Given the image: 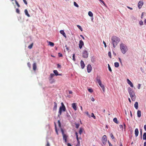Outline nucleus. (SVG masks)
I'll return each instance as SVG.
<instances>
[{
  "instance_id": "obj_28",
  "label": "nucleus",
  "mask_w": 146,
  "mask_h": 146,
  "mask_svg": "<svg viewBox=\"0 0 146 146\" xmlns=\"http://www.w3.org/2000/svg\"><path fill=\"white\" fill-rule=\"evenodd\" d=\"M88 15L91 17H92L93 16V14L90 11L88 12Z\"/></svg>"
},
{
  "instance_id": "obj_11",
  "label": "nucleus",
  "mask_w": 146,
  "mask_h": 146,
  "mask_svg": "<svg viewBox=\"0 0 146 146\" xmlns=\"http://www.w3.org/2000/svg\"><path fill=\"white\" fill-rule=\"evenodd\" d=\"M92 70V67L90 64H89L87 66V70L88 73L90 72Z\"/></svg>"
},
{
  "instance_id": "obj_19",
  "label": "nucleus",
  "mask_w": 146,
  "mask_h": 146,
  "mask_svg": "<svg viewBox=\"0 0 146 146\" xmlns=\"http://www.w3.org/2000/svg\"><path fill=\"white\" fill-rule=\"evenodd\" d=\"M135 136L137 137L138 136L139 134V131L137 128H136L135 131Z\"/></svg>"
},
{
  "instance_id": "obj_26",
  "label": "nucleus",
  "mask_w": 146,
  "mask_h": 146,
  "mask_svg": "<svg viewBox=\"0 0 146 146\" xmlns=\"http://www.w3.org/2000/svg\"><path fill=\"white\" fill-rule=\"evenodd\" d=\"M143 139L146 141V132L144 133L143 135Z\"/></svg>"
},
{
  "instance_id": "obj_32",
  "label": "nucleus",
  "mask_w": 146,
  "mask_h": 146,
  "mask_svg": "<svg viewBox=\"0 0 146 146\" xmlns=\"http://www.w3.org/2000/svg\"><path fill=\"white\" fill-rule=\"evenodd\" d=\"M49 44L50 45L53 46H54V44L53 43L51 42H49Z\"/></svg>"
},
{
  "instance_id": "obj_42",
  "label": "nucleus",
  "mask_w": 146,
  "mask_h": 146,
  "mask_svg": "<svg viewBox=\"0 0 146 146\" xmlns=\"http://www.w3.org/2000/svg\"><path fill=\"white\" fill-rule=\"evenodd\" d=\"M58 126H59V127H61V123H60V121L59 120H58Z\"/></svg>"
},
{
  "instance_id": "obj_44",
  "label": "nucleus",
  "mask_w": 146,
  "mask_h": 146,
  "mask_svg": "<svg viewBox=\"0 0 146 146\" xmlns=\"http://www.w3.org/2000/svg\"><path fill=\"white\" fill-rule=\"evenodd\" d=\"M27 65H28V66L29 68H31V64H30V63L29 62H28V63H27Z\"/></svg>"
},
{
  "instance_id": "obj_27",
  "label": "nucleus",
  "mask_w": 146,
  "mask_h": 146,
  "mask_svg": "<svg viewBox=\"0 0 146 146\" xmlns=\"http://www.w3.org/2000/svg\"><path fill=\"white\" fill-rule=\"evenodd\" d=\"M113 121L114 122L116 123L117 124L118 123V121H117V119L116 117H115L113 118Z\"/></svg>"
},
{
  "instance_id": "obj_43",
  "label": "nucleus",
  "mask_w": 146,
  "mask_h": 146,
  "mask_svg": "<svg viewBox=\"0 0 146 146\" xmlns=\"http://www.w3.org/2000/svg\"><path fill=\"white\" fill-rule=\"evenodd\" d=\"M23 1L25 5H27V3L26 0H23Z\"/></svg>"
},
{
  "instance_id": "obj_30",
  "label": "nucleus",
  "mask_w": 146,
  "mask_h": 146,
  "mask_svg": "<svg viewBox=\"0 0 146 146\" xmlns=\"http://www.w3.org/2000/svg\"><path fill=\"white\" fill-rule=\"evenodd\" d=\"M33 45V43H32L30 45L28 46V48H29L30 49H31L32 48Z\"/></svg>"
},
{
  "instance_id": "obj_50",
  "label": "nucleus",
  "mask_w": 146,
  "mask_h": 146,
  "mask_svg": "<svg viewBox=\"0 0 146 146\" xmlns=\"http://www.w3.org/2000/svg\"><path fill=\"white\" fill-rule=\"evenodd\" d=\"M141 87V84H139L138 85V89H140Z\"/></svg>"
},
{
  "instance_id": "obj_29",
  "label": "nucleus",
  "mask_w": 146,
  "mask_h": 146,
  "mask_svg": "<svg viewBox=\"0 0 146 146\" xmlns=\"http://www.w3.org/2000/svg\"><path fill=\"white\" fill-rule=\"evenodd\" d=\"M54 75H55L54 74H53L51 73L50 74V80L52 79L54 77Z\"/></svg>"
},
{
  "instance_id": "obj_52",
  "label": "nucleus",
  "mask_w": 146,
  "mask_h": 146,
  "mask_svg": "<svg viewBox=\"0 0 146 146\" xmlns=\"http://www.w3.org/2000/svg\"><path fill=\"white\" fill-rule=\"evenodd\" d=\"M127 8H128L129 9H130L131 10H132L133 9V8H132L128 6H127Z\"/></svg>"
},
{
  "instance_id": "obj_23",
  "label": "nucleus",
  "mask_w": 146,
  "mask_h": 146,
  "mask_svg": "<svg viewBox=\"0 0 146 146\" xmlns=\"http://www.w3.org/2000/svg\"><path fill=\"white\" fill-rule=\"evenodd\" d=\"M134 107L136 109H137L138 108V104L137 102H136L134 104Z\"/></svg>"
},
{
  "instance_id": "obj_33",
  "label": "nucleus",
  "mask_w": 146,
  "mask_h": 146,
  "mask_svg": "<svg viewBox=\"0 0 146 146\" xmlns=\"http://www.w3.org/2000/svg\"><path fill=\"white\" fill-rule=\"evenodd\" d=\"M77 26L81 30V31H82V29L80 25H77Z\"/></svg>"
},
{
  "instance_id": "obj_60",
  "label": "nucleus",
  "mask_w": 146,
  "mask_h": 146,
  "mask_svg": "<svg viewBox=\"0 0 146 146\" xmlns=\"http://www.w3.org/2000/svg\"><path fill=\"white\" fill-rule=\"evenodd\" d=\"M119 61L122 64V62H121V59L120 58H119Z\"/></svg>"
},
{
  "instance_id": "obj_46",
  "label": "nucleus",
  "mask_w": 146,
  "mask_h": 146,
  "mask_svg": "<svg viewBox=\"0 0 146 146\" xmlns=\"http://www.w3.org/2000/svg\"><path fill=\"white\" fill-rule=\"evenodd\" d=\"M59 57H62V54L60 53H59L58 54Z\"/></svg>"
},
{
  "instance_id": "obj_57",
  "label": "nucleus",
  "mask_w": 146,
  "mask_h": 146,
  "mask_svg": "<svg viewBox=\"0 0 146 146\" xmlns=\"http://www.w3.org/2000/svg\"><path fill=\"white\" fill-rule=\"evenodd\" d=\"M91 100L92 101L94 102V101L95 100L94 98L93 97H92L91 98Z\"/></svg>"
},
{
  "instance_id": "obj_51",
  "label": "nucleus",
  "mask_w": 146,
  "mask_h": 146,
  "mask_svg": "<svg viewBox=\"0 0 146 146\" xmlns=\"http://www.w3.org/2000/svg\"><path fill=\"white\" fill-rule=\"evenodd\" d=\"M111 137L112 139H114V137L113 135L112 134H111Z\"/></svg>"
},
{
  "instance_id": "obj_58",
  "label": "nucleus",
  "mask_w": 146,
  "mask_h": 146,
  "mask_svg": "<svg viewBox=\"0 0 146 146\" xmlns=\"http://www.w3.org/2000/svg\"><path fill=\"white\" fill-rule=\"evenodd\" d=\"M69 94H72V92L71 91H69Z\"/></svg>"
},
{
  "instance_id": "obj_63",
  "label": "nucleus",
  "mask_w": 146,
  "mask_h": 146,
  "mask_svg": "<svg viewBox=\"0 0 146 146\" xmlns=\"http://www.w3.org/2000/svg\"><path fill=\"white\" fill-rule=\"evenodd\" d=\"M130 115L131 117H132V115L131 113V111H130Z\"/></svg>"
},
{
  "instance_id": "obj_53",
  "label": "nucleus",
  "mask_w": 146,
  "mask_h": 146,
  "mask_svg": "<svg viewBox=\"0 0 146 146\" xmlns=\"http://www.w3.org/2000/svg\"><path fill=\"white\" fill-rule=\"evenodd\" d=\"M80 36L84 40L85 39L84 37L82 35H80Z\"/></svg>"
},
{
  "instance_id": "obj_48",
  "label": "nucleus",
  "mask_w": 146,
  "mask_h": 146,
  "mask_svg": "<svg viewBox=\"0 0 146 146\" xmlns=\"http://www.w3.org/2000/svg\"><path fill=\"white\" fill-rule=\"evenodd\" d=\"M103 43L105 47H106L107 46L106 42L104 41H103Z\"/></svg>"
},
{
  "instance_id": "obj_36",
  "label": "nucleus",
  "mask_w": 146,
  "mask_h": 146,
  "mask_svg": "<svg viewBox=\"0 0 146 146\" xmlns=\"http://www.w3.org/2000/svg\"><path fill=\"white\" fill-rule=\"evenodd\" d=\"M88 91L90 92H93V90L92 88H88Z\"/></svg>"
},
{
  "instance_id": "obj_17",
  "label": "nucleus",
  "mask_w": 146,
  "mask_h": 146,
  "mask_svg": "<svg viewBox=\"0 0 146 146\" xmlns=\"http://www.w3.org/2000/svg\"><path fill=\"white\" fill-rule=\"evenodd\" d=\"M60 33L61 34H62L65 38H66V34L63 30H60Z\"/></svg>"
},
{
  "instance_id": "obj_56",
  "label": "nucleus",
  "mask_w": 146,
  "mask_h": 146,
  "mask_svg": "<svg viewBox=\"0 0 146 146\" xmlns=\"http://www.w3.org/2000/svg\"><path fill=\"white\" fill-rule=\"evenodd\" d=\"M144 128L145 130L146 131V125H145L144 127Z\"/></svg>"
},
{
  "instance_id": "obj_8",
  "label": "nucleus",
  "mask_w": 146,
  "mask_h": 146,
  "mask_svg": "<svg viewBox=\"0 0 146 146\" xmlns=\"http://www.w3.org/2000/svg\"><path fill=\"white\" fill-rule=\"evenodd\" d=\"M61 130L63 136V139L64 140L65 142H66L67 141V136L66 135L64 134V131L62 129H61Z\"/></svg>"
},
{
  "instance_id": "obj_6",
  "label": "nucleus",
  "mask_w": 146,
  "mask_h": 146,
  "mask_svg": "<svg viewBox=\"0 0 146 146\" xmlns=\"http://www.w3.org/2000/svg\"><path fill=\"white\" fill-rule=\"evenodd\" d=\"M88 54L87 51L86 50H84L82 54V56L84 58H87L88 57Z\"/></svg>"
},
{
  "instance_id": "obj_10",
  "label": "nucleus",
  "mask_w": 146,
  "mask_h": 146,
  "mask_svg": "<svg viewBox=\"0 0 146 146\" xmlns=\"http://www.w3.org/2000/svg\"><path fill=\"white\" fill-rule=\"evenodd\" d=\"M143 4V2L142 0L140 1L138 4V7L139 9L141 8L142 5Z\"/></svg>"
},
{
  "instance_id": "obj_13",
  "label": "nucleus",
  "mask_w": 146,
  "mask_h": 146,
  "mask_svg": "<svg viewBox=\"0 0 146 146\" xmlns=\"http://www.w3.org/2000/svg\"><path fill=\"white\" fill-rule=\"evenodd\" d=\"M72 106L74 110L76 111L77 110L76 104V103H74L72 104Z\"/></svg>"
},
{
  "instance_id": "obj_5",
  "label": "nucleus",
  "mask_w": 146,
  "mask_h": 146,
  "mask_svg": "<svg viewBox=\"0 0 146 146\" xmlns=\"http://www.w3.org/2000/svg\"><path fill=\"white\" fill-rule=\"evenodd\" d=\"M96 80L98 83L99 85L102 88V90L104 92H105V88L103 84H102V82L101 80L100 79L97 78L96 79Z\"/></svg>"
},
{
  "instance_id": "obj_14",
  "label": "nucleus",
  "mask_w": 146,
  "mask_h": 146,
  "mask_svg": "<svg viewBox=\"0 0 146 146\" xmlns=\"http://www.w3.org/2000/svg\"><path fill=\"white\" fill-rule=\"evenodd\" d=\"M127 81L128 84L130 85L131 87H133L132 83L128 79H127Z\"/></svg>"
},
{
  "instance_id": "obj_64",
  "label": "nucleus",
  "mask_w": 146,
  "mask_h": 146,
  "mask_svg": "<svg viewBox=\"0 0 146 146\" xmlns=\"http://www.w3.org/2000/svg\"><path fill=\"white\" fill-rule=\"evenodd\" d=\"M105 111H106V110H105V109H103V112H104V113H105Z\"/></svg>"
},
{
  "instance_id": "obj_21",
  "label": "nucleus",
  "mask_w": 146,
  "mask_h": 146,
  "mask_svg": "<svg viewBox=\"0 0 146 146\" xmlns=\"http://www.w3.org/2000/svg\"><path fill=\"white\" fill-rule=\"evenodd\" d=\"M25 15H27V17H30V15L28 13V11L27 9H25Z\"/></svg>"
},
{
  "instance_id": "obj_31",
  "label": "nucleus",
  "mask_w": 146,
  "mask_h": 146,
  "mask_svg": "<svg viewBox=\"0 0 146 146\" xmlns=\"http://www.w3.org/2000/svg\"><path fill=\"white\" fill-rule=\"evenodd\" d=\"M15 3L17 5V7H20V5H19V4L17 2V1L16 0H15Z\"/></svg>"
},
{
  "instance_id": "obj_37",
  "label": "nucleus",
  "mask_w": 146,
  "mask_h": 146,
  "mask_svg": "<svg viewBox=\"0 0 146 146\" xmlns=\"http://www.w3.org/2000/svg\"><path fill=\"white\" fill-rule=\"evenodd\" d=\"M91 116L92 117H93L94 119H96V117L94 115V114L93 113H91Z\"/></svg>"
},
{
  "instance_id": "obj_41",
  "label": "nucleus",
  "mask_w": 146,
  "mask_h": 146,
  "mask_svg": "<svg viewBox=\"0 0 146 146\" xmlns=\"http://www.w3.org/2000/svg\"><path fill=\"white\" fill-rule=\"evenodd\" d=\"M16 12L18 14L20 13V11L18 9H16Z\"/></svg>"
},
{
  "instance_id": "obj_35",
  "label": "nucleus",
  "mask_w": 146,
  "mask_h": 146,
  "mask_svg": "<svg viewBox=\"0 0 146 146\" xmlns=\"http://www.w3.org/2000/svg\"><path fill=\"white\" fill-rule=\"evenodd\" d=\"M108 55L110 57V58H111V52L109 51L108 53Z\"/></svg>"
},
{
  "instance_id": "obj_54",
  "label": "nucleus",
  "mask_w": 146,
  "mask_h": 146,
  "mask_svg": "<svg viewBox=\"0 0 146 146\" xmlns=\"http://www.w3.org/2000/svg\"><path fill=\"white\" fill-rule=\"evenodd\" d=\"M57 67L58 68H60L61 67V66L60 65H59V64H58L57 65Z\"/></svg>"
},
{
  "instance_id": "obj_55",
  "label": "nucleus",
  "mask_w": 146,
  "mask_h": 146,
  "mask_svg": "<svg viewBox=\"0 0 146 146\" xmlns=\"http://www.w3.org/2000/svg\"><path fill=\"white\" fill-rule=\"evenodd\" d=\"M86 115H87L88 116H89V117H90V115H89V113H88V112H87H87H86Z\"/></svg>"
},
{
  "instance_id": "obj_59",
  "label": "nucleus",
  "mask_w": 146,
  "mask_h": 146,
  "mask_svg": "<svg viewBox=\"0 0 146 146\" xmlns=\"http://www.w3.org/2000/svg\"><path fill=\"white\" fill-rule=\"evenodd\" d=\"M119 127L121 128H123V126L122 125H119Z\"/></svg>"
},
{
  "instance_id": "obj_18",
  "label": "nucleus",
  "mask_w": 146,
  "mask_h": 146,
  "mask_svg": "<svg viewBox=\"0 0 146 146\" xmlns=\"http://www.w3.org/2000/svg\"><path fill=\"white\" fill-rule=\"evenodd\" d=\"M53 72L55 74V75L56 76H61L62 75V74H58V71L56 70H55L53 71Z\"/></svg>"
},
{
  "instance_id": "obj_38",
  "label": "nucleus",
  "mask_w": 146,
  "mask_h": 146,
  "mask_svg": "<svg viewBox=\"0 0 146 146\" xmlns=\"http://www.w3.org/2000/svg\"><path fill=\"white\" fill-rule=\"evenodd\" d=\"M108 69H109V71H110V72H111L112 71V70H111V67L110 66L109 64H108Z\"/></svg>"
},
{
  "instance_id": "obj_47",
  "label": "nucleus",
  "mask_w": 146,
  "mask_h": 146,
  "mask_svg": "<svg viewBox=\"0 0 146 146\" xmlns=\"http://www.w3.org/2000/svg\"><path fill=\"white\" fill-rule=\"evenodd\" d=\"M79 126V124H76V127L77 128H78Z\"/></svg>"
},
{
  "instance_id": "obj_15",
  "label": "nucleus",
  "mask_w": 146,
  "mask_h": 146,
  "mask_svg": "<svg viewBox=\"0 0 146 146\" xmlns=\"http://www.w3.org/2000/svg\"><path fill=\"white\" fill-rule=\"evenodd\" d=\"M54 106L53 108V111H56L57 110V104L56 102H54Z\"/></svg>"
},
{
  "instance_id": "obj_4",
  "label": "nucleus",
  "mask_w": 146,
  "mask_h": 146,
  "mask_svg": "<svg viewBox=\"0 0 146 146\" xmlns=\"http://www.w3.org/2000/svg\"><path fill=\"white\" fill-rule=\"evenodd\" d=\"M129 92L132 100L133 101H135V95L134 92L129 88Z\"/></svg>"
},
{
  "instance_id": "obj_34",
  "label": "nucleus",
  "mask_w": 146,
  "mask_h": 146,
  "mask_svg": "<svg viewBox=\"0 0 146 146\" xmlns=\"http://www.w3.org/2000/svg\"><path fill=\"white\" fill-rule=\"evenodd\" d=\"M74 5L75 6H76L77 7H79V6H78V5L75 2H74Z\"/></svg>"
},
{
  "instance_id": "obj_24",
  "label": "nucleus",
  "mask_w": 146,
  "mask_h": 146,
  "mask_svg": "<svg viewBox=\"0 0 146 146\" xmlns=\"http://www.w3.org/2000/svg\"><path fill=\"white\" fill-rule=\"evenodd\" d=\"M83 129L82 128V127L80 128L79 131V133L80 135H81V134L82 133L83 131Z\"/></svg>"
},
{
  "instance_id": "obj_61",
  "label": "nucleus",
  "mask_w": 146,
  "mask_h": 146,
  "mask_svg": "<svg viewBox=\"0 0 146 146\" xmlns=\"http://www.w3.org/2000/svg\"><path fill=\"white\" fill-rule=\"evenodd\" d=\"M67 146H72L70 144V143H68L67 144Z\"/></svg>"
},
{
  "instance_id": "obj_9",
  "label": "nucleus",
  "mask_w": 146,
  "mask_h": 146,
  "mask_svg": "<svg viewBox=\"0 0 146 146\" xmlns=\"http://www.w3.org/2000/svg\"><path fill=\"white\" fill-rule=\"evenodd\" d=\"M107 139L106 136V135H104L103 136L102 139V141L104 145L106 144L107 141Z\"/></svg>"
},
{
  "instance_id": "obj_7",
  "label": "nucleus",
  "mask_w": 146,
  "mask_h": 146,
  "mask_svg": "<svg viewBox=\"0 0 146 146\" xmlns=\"http://www.w3.org/2000/svg\"><path fill=\"white\" fill-rule=\"evenodd\" d=\"M75 133L76 135L77 140L78 142L76 146H80V141L79 140V139H81V138L80 137L79 138H78V133L77 132H76Z\"/></svg>"
},
{
  "instance_id": "obj_12",
  "label": "nucleus",
  "mask_w": 146,
  "mask_h": 146,
  "mask_svg": "<svg viewBox=\"0 0 146 146\" xmlns=\"http://www.w3.org/2000/svg\"><path fill=\"white\" fill-rule=\"evenodd\" d=\"M84 45V43L82 40H80L79 41V48L81 49L82 46Z\"/></svg>"
},
{
  "instance_id": "obj_25",
  "label": "nucleus",
  "mask_w": 146,
  "mask_h": 146,
  "mask_svg": "<svg viewBox=\"0 0 146 146\" xmlns=\"http://www.w3.org/2000/svg\"><path fill=\"white\" fill-rule=\"evenodd\" d=\"M114 66L115 67H118L119 66V64L117 62H115L114 63Z\"/></svg>"
},
{
  "instance_id": "obj_1",
  "label": "nucleus",
  "mask_w": 146,
  "mask_h": 146,
  "mask_svg": "<svg viewBox=\"0 0 146 146\" xmlns=\"http://www.w3.org/2000/svg\"><path fill=\"white\" fill-rule=\"evenodd\" d=\"M112 42L114 48L117 45L118 42L120 41V39L116 36H113L111 37Z\"/></svg>"
},
{
  "instance_id": "obj_2",
  "label": "nucleus",
  "mask_w": 146,
  "mask_h": 146,
  "mask_svg": "<svg viewBox=\"0 0 146 146\" xmlns=\"http://www.w3.org/2000/svg\"><path fill=\"white\" fill-rule=\"evenodd\" d=\"M61 106L60 107L58 111V116L59 117L61 115L62 111H65L66 110V108L63 102L61 103Z\"/></svg>"
},
{
  "instance_id": "obj_3",
  "label": "nucleus",
  "mask_w": 146,
  "mask_h": 146,
  "mask_svg": "<svg viewBox=\"0 0 146 146\" xmlns=\"http://www.w3.org/2000/svg\"><path fill=\"white\" fill-rule=\"evenodd\" d=\"M120 48L121 52L123 54H125L127 50V48L126 45L123 43L120 44Z\"/></svg>"
},
{
  "instance_id": "obj_22",
  "label": "nucleus",
  "mask_w": 146,
  "mask_h": 146,
  "mask_svg": "<svg viewBox=\"0 0 146 146\" xmlns=\"http://www.w3.org/2000/svg\"><path fill=\"white\" fill-rule=\"evenodd\" d=\"M137 117H140L141 116V111L140 110H138L137 112Z\"/></svg>"
},
{
  "instance_id": "obj_62",
  "label": "nucleus",
  "mask_w": 146,
  "mask_h": 146,
  "mask_svg": "<svg viewBox=\"0 0 146 146\" xmlns=\"http://www.w3.org/2000/svg\"><path fill=\"white\" fill-rule=\"evenodd\" d=\"M144 146H146V142H145L144 143Z\"/></svg>"
},
{
  "instance_id": "obj_49",
  "label": "nucleus",
  "mask_w": 146,
  "mask_h": 146,
  "mask_svg": "<svg viewBox=\"0 0 146 146\" xmlns=\"http://www.w3.org/2000/svg\"><path fill=\"white\" fill-rule=\"evenodd\" d=\"M46 146H50V144L48 141H47V143L46 145Z\"/></svg>"
},
{
  "instance_id": "obj_20",
  "label": "nucleus",
  "mask_w": 146,
  "mask_h": 146,
  "mask_svg": "<svg viewBox=\"0 0 146 146\" xmlns=\"http://www.w3.org/2000/svg\"><path fill=\"white\" fill-rule=\"evenodd\" d=\"M33 69L34 71H35L36 69V63H34L33 64Z\"/></svg>"
},
{
  "instance_id": "obj_16",
  "label": "nucleus",
  "mask_w": 146,
  "mask_h": 146,
  "mask_svg": "<svg viewBox=\"0 0 146 146\" xmlns=\"http://www.w3.org/2000/svg\"><path fill=\"white\" fill-rule=\"evenodd\" d=\"M80 65L81 68L83 69L85 67V65L84 61L81 60L80 62Z\"/></svg>"
},
{
  "instance_id": "obj_40",
  "label": "nucleus",
  "mask_w": 146,
  "mask_h": 146,
  "mask_svg": "<svg viewBox=\"0 0 146 146\" xmlns=\"http://www.w3.org/2000/svg\"><path fill=\"white\" fill-rule=\"evenodd\" d=\"M139 24L140 25H143V22L142 21H141L139 22Z\"/></svg>"
},
{
  "instance_id": "obj_39",
  "label": "nucleus",
  "mask_w": 146,
  "mask_h": 146,
  "mask_svg": "<svg viewBox=\"0 0 146 146\" xmlns=\"http://www.w3.org/2000/svg\"><path fill=\"white\" fill-rule=\"evenodd\" d=\"M100 2H101L104 5L106 6V4L104 1H103L102 0H99Z\"/></svg>"
},
{
  "instance_id": "obj_45",
  "label": "nucleus",
  "mask_w": 146,
  "mask_h": 146,
  "mask_svg": "<svg viewBox=\"0 0 146 146\" xmlns=\"http://www.w3.org/2000/svg\"><path fill=\"white\" fill-rule=\"evenodd\" d=\"M72 57H73V60L74 61H75V54H73V56H72Z\"/></svg>"
}]
</instances>
